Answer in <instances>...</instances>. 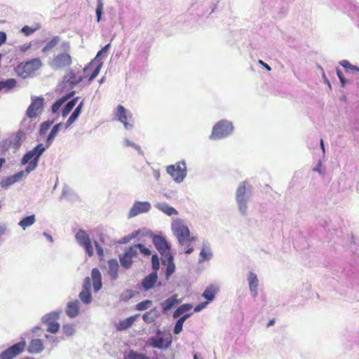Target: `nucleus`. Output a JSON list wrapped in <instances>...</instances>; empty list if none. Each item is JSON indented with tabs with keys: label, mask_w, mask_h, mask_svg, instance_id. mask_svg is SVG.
I'll use <instances>...</instances> for the list:
<instances>
[{
	"label": "nucleus",
	"mask_w": 359,
	"mask_h": 359,
	"mask_svg": "<svg viewBox=\"0 0 359 359\" xmlns=\"http://www.w3.org/2000/svg\"><path fill=\"white\" fill-rule=\"evenodd\" d=\"M248 282L249 284V289L251 293L252 297L255 299L258 294L257 287H258V278L256 273L252 271L249 272L248 276Z\"/></svg>",
	"instance_id": "nucleus-16"
},
{
	"label": "nucleus",
	"mask_w": 359,
	"mask_h": 359,
	"mask_svg": "<svg viewBox=\"0 0 359 359\" xmlns=\"http://www.w3.org/2000/svg\"><path fill=\"white\" fill-rule=\"evenodd\" d=\"M153 243L158 251L161 254L163 258L172 255L170 252V245L163 237L155 236L153 238Z\"/></svg>",
	"instance_id": "nucleus-13"
},
{
	"label": "nucleus",
	"mask_w": 359,
	"mask_h": 359,
	"mask_svg": "<svg viewBox=\"0 0 359 359\" xmlns=\"http://www.w3.org/2000/svg\"><path fill=\"white\" fill-rule=\"evenodd\" d=\"M167 262V268L165 271L166 279H168L170 276L175 272V265L173 262L172 255H168V257L162 259V263L165 264Z\"/></svg>",
	"instance_id": "nucleus-26"
},
{
	"label": "nucleus",
	"mask_w": 359,
	"mask_h": 359,
	"mask_svg": "<svg viewBox=\"0 0 359 359\" xmlns=\"http://www.w3.org/2000/svg\"><path fill=\"white\" fill-rule=\"evenodd\" d=\"M44 100L42 97H32V102L27 109L26 114L30 118H35L36 111L43 107Z\"/></svg>",
	"instance_id": "nucleus-14"
},
{
	"label": "nucleus",
	"mask_w": 359,
	"mask_h": 359,
	"mask_svg": "<svg viewBox=\"0 0 359 359\" xmlns=\"http://www.w3.org/2000/svg\"><path fill=\"white\" fill-rule=\"evenodd\" d=\"M152 173H153V176L155 178V180L156 181H158L159 178H160V176H161L160 170H157V169H153L152 170Z\"/></svg>",
	"instance_id": "nucleus-62"
},
{
	"label": "nucleus",
	"mask_w": 359,
	"mask_h": 359,
	"mask_svg": "<svg viewBox=\"0 0 359 359\" xmlns=\"http://www.w3.org/2000/svg\"><path fill=\"white\" fill-rule=\"evenodd\" d=\"M180 302H181V300L177 299V295L176 294L172 295L168 299H167L165 301L162 302L161 303V306L163 308V313H166L170 309H172V308H174L176 306H177L178 304H180Z\"/></svg>",
	"instance_id": "nucleus-18"
},
{
	"label": "nucleus",
	"mask_w": 359,
	"mask_h": 359,
	"mask_svg": "<svg viewBox=\"0 0 359 359\" xmlns=\"http://www.w3.org/2000/svg\"><path fill=\"white\" fill-rule=\"evenodd\" d=\"M55 119H53L52 121L48 120L46 121L42 122L40 124L39 130V134L40 136H43L46 134L48 130L50 129V126L54 123Z\"/></svg>",
	"instance_id": "nucleus-37"
},
{
	"label": "nucleus",
	"mask_w": 359,
	"mask_h": 359,
	"mask_svg": "<svg viewBox=\"0 0 359 359\" xmlns=\"http://www.w3.org/2000/svg\"><path fill=\"white\" fill-rule=\"evenodd\" d=\"M62 332L67 337H71L75 333L74 326L71 324H65L62 325Z\"/></svg>",
	"instance_id": "nucleus-42"
},
{
	"label": "nucleus",
	"mask_w": 359,
	"mask_h": 359,
	"mask_svg": "<svg viewBox=\"0 0 359 359\" xmlns=\"http://www.w3.org/2000/svg\"><path fill=\"white\" fill-rule=\"evenodd\" d=\"M193 308L191 304H184L180 306L173 313V318H177L185 313L189 311Z\"/></svg>",
	"instance_id": "nucleus-35"
},
{
	"label": "nucleus",
	"mask_w": 359,
	"mask_h": 359,
	"mask_svg": "<svg viewBox=\"0 0 359 359\" xmlns=\"http://www.w3.org/2000/svg\"><path fill=\"white\" fill-rule=\"evenodd\" d=\"M84 79V76H76L75 72H74L73 70L69 69L68 72L63 77V86L62 88L69 87V88H74L77 84L80 83L81 81H83Z\"/></svg>",
	"instance_id": "nucleus-15"
},
{
	"label": "nucleus",
	"mask_w": 359,
	"mask_h": 359,
	"mask_svg": "<svg viewBox=\"0 0 359 359\" xmlns=\"http://www.w3.org/2000/svg\"><path fill=\"white\" fill-rule=\"evenodd\" d=\"M91 290V280L89 277H86L84 279L83 284V290L90 291Z\"/></svg>",
	"instance_id": "nucleus-55"
},
{
	"label": "nucleus",
	"mask_w": 359,
	"mask_h": 359,
	"mask_svg": "<svg viewBox=\"0 0 359 359\" xmlns=\"http://www.w3.org/2000/svg\"><path fill=\"white\" fill-rule=\"evenodd\" d=\"M60 38L58 36H53L50 41H49L46 46L42 48L43 53H47L48 51L54 48L60 42Z\"/></svg>",
	"instance_id": "nucleus-36"
},
{
	"label": "nucleus",
	"mask_w": 359,
	"mask_h": 359,
	"mask_svg": "<svg viewBox=\"0 0 359 359\" xmlns=\"http://www.w3.org/2000/svg\"><path fill=\"white\" fill-rule=\"evenodd\" d=\"M35 222V215H31L23 217L18 224H34Z\"/></svg>",
	"instance_id": "nucleus-47"
},
{
	"label": "nucleus",
	"mask_w": 359,
	"mask_h": 359,
	"mask_svg": "<svg viewBox=\"0 0 359 359\" xmlns=\"http://www.w3.org/2000/svg\"><path fill=\"white\" fill-rule=\"evenodd\" d=\"M252 187L246 181L241 182L236 192V201L241 214L245 215L248 211V203L251 197Z\"/></svg>",
	"instance_id": "nucleus-2"
},
{
	"label": "nucleus",
	"mask_w": 359,
	"mask_h": 359,
	"mask_svg": "<svg viewBox=\"0 0 359 359\" xmlns=\"http://www.w3.org/2000/svg\"><path fill=\"white\" fill-rule=\"evenodd\" d=\"M48 148L43 144L40 143L23 155L21 159V164H27L25 168V172L29 173L37 168L40 157Z\"/></svg>",
	"instance_id": "nucleus-1"
},
{
	"label": "nucleus",
	"mask_w": 359,
	"mask_h": 359,
	"mask_svg": "<svg viewBox=\"0 0 359 359\" xmlns=\"http://www.w3.org/2000/svg\"><path fill=\"white\" fill-rule=\"evenodd\" d=\"M91 277L94 291L98 292L102 286L101 273L98 269L94 268L92 269Z\"/></svg>",
	"instance_id": "nucleus-22"
},
{
	"label": "nucleus",
	"mask_w": 359,
	"mask_h": 359,
	"mask_svg": "<svg viewBox=\"0 0 359 359\" xmlns=\"http://www.w3.org/2000/svg\"><path fill=\"white\" fill-rule=\"evenodd\" d=\"M32 65L36 68H39L41 66V60L39 58H34L29 62L27 63V66Z\"/></svg>",
	"instance_id": "nucleus-57"
},
{
	"label": "nucleus",
	"mask_w": 359,
	"mask_h": 359,
	"mask_svg": "<svg viewBox=\"0 0 359 359\" xmlns=\"http://www.w3.org/2000/svg\"><path fill=\"white\" fill-rule=\"evenodd\" d=\"M163 196L168 199H175L177 197V191L174 190H167L163 192Z\"/></svg>",
	"instance_id": "nucleus-53"
},
{
	"label": "nucleus",
	"mask_w": 359,
	"mask_h": 359,
	"mask_svg": "<svg viewBox=\"0 0 359 359\" xmlns=\"http://www.w3.org/2000/svg\"><path fill=\"white\" fill-rule=\"evenodd\" d=\"M47 325H48L47 332H50L52 334L57 333L60 327V323H58L57 322L48 324Z\"/></svg>",
	"instance_id": "nucleus-50"
},
{
	"label": "nucleus",
	"mask_w": 359,
	"mask_h": 359,
	"mask_svg": "<svg viewBox=\"0 0 359 359\" xmlns=\"http://www.w3.org/2000/svg\"><path fill=\"white\" fill-rule=\"evenodd\" d=\"M151 205L148 201H135L128 215V218L134 217L140 214L148 212Z\"/></svg>",
	"instance_id": "nucleus-10"
},
{
	"label": "nucleus",
	"mask_w": 359,
	"mask_h": 359,
	"mask_svg": "<svg viewBox=\"0 0 359 359\" xmlns=\"http://www.w3.org/2000/svg\"><path fill=\"white\" fill-rule=\"evenodd\" d=\"M233 128L231 121L226 119L220 120L212 127L209 138L211 140L224 139L233 133Z\"/></svg>",
	"instance_id": "nucleus-4"
},
{
	"label": "nucleus",
	"mask_w": 359,
	"mask_h": 359,
	"mask_svg": "<svg viewBox=\"0 0 359 359\" xmlns=\"http://www.w3.org/2000/svg\"><path fill=\"white\" fill-rule=\"evenodd\" d=\"M131 248H134L135 249V251L137 252L140 250V252H142L144 255H150L151 251L149 248H146L143 244H137L133 246H131Z\"/></svg>",
	"instance_id": "nucleus-45"
},
{
	"label": "nucleus",
	"mask_w": 359,
	"mask_h": 359,
	"mask_svg": "<svg viewBox=\"0 0 359 359\" xmlns=\"http://www.w3.org/2000/svg\"><path fill=\"white\" fill-rule=\"evenodd\" d=\"M60 314H61L60 311H52L50 313H48L44 315L41 318V321L43 323L46 324V325H48V324L55 323V320H57L60 318Z\"/></svg>",
	"instance_id": "nucleus-27"
},
{
	"label": "nucleus",
	"mask_w": 359,
	"mask_h": 359,
	"mask_svg": "<svg viewBox=\"0 0 359 359\" xmlns=\"http://www.w3.org/2000/svg\"><path fill=\"white\" fill-rule=\"evenodd\" d=\"M26 341L22 340L18 343L13 344L0 353V359H13L20 354L25 349Z\"/></svg>",
	"instance_id": "nucleus-6"
},
{
	"label": "nucleus",
	"mask_w": 359,
	"mask_h": 359,
	"mask_svg": "<svg viewBox=\"0 0 359 359\" xmlns=\"http://www.w3.org/2000/svg\"><path fill=\"white\" fill-rule=\"evenodd\" d=\"M72 63V57L68 53H60L54 55L51 61L49 62V65L52 69H62L69 67Z\"/></svg>",
	"instance_id": "nucleus-5"
},
{
	"label": "nucleus",
	"mask_w": 359,
	"mask_h": 359,
	"mask_svg": "<svg viewBox=\"0 0 359 359\" xmlns=\"http://www.w3.org/2000/svg\"><path fill=\"white\" fill-rule=\"evenodd\" d=\"M156 208L168 216L177 214V211L174 208L168 205L165 203H158Z\"/></svg>",
	"instance_id": "nucleus-34"
},
{
	"label": "nucleus",
	"mask_w": 359,
	"mask_h": 359,
	"mask_svg": "<svg viewBox=\"0 0 359 359\" xmlns=\"http://www.w3.org/2000/svg\"><path fill=\"white\" fill-rule=\"evenodd\" d=\"M339 64L345 69L347 73L355 72L356 76L359 78V67L351 64L349 61L346 60L340 61Z\"/></svg>",
	"instance_id": "nucleus-32"
},
{
	"label": "nucleus",
	"mask_w": 359,
	"mask_h": 359,
	"mask_svg": "<svg viewBox=\"0 0 359 359\" xmlns=\"http://www.w3.org/2000/svg\"><path fill=\"white\" fill-rule=\"evenodd\" d=\"M108 274L113 280H116L118 277L119 264L116 259H111L107 262Z\"/></svg>",
	"instance_id": "nucleus-21"
},
{
	"label": "nucleus",
	"mask_w": 359,
	"mask_h": 359,
	"mask_svg": "<svg viewBox=\"0 0 359 359\" xmlns=\"http://www.w3.org/2000/svg\"><path fill=\"white\" fill-rule=\"evenodd\" d=\"M24 173V170H20L13 175L5 177L0 183L1 187L6 189L9 186L19 182L22 178Z\"/></svg>",
	"instance_id": "nucleus-17"
},
{
	"label": "nucleus",
	"mask_w": 359,
	"mask_h": 359,
	"mask_svg": "<svg viewBox=\"0 0 359 359\" xmlns=\"http://www.w3.org/2000/svg\"><path fill=\"white\" fill-rule=\"evenodd\" d=\"M16 80L15 79H8L0 81V91L4 90L5 93L8 92L16 86Z\"/></svg>",
	"instance_id": "nucleus-30"
},
{
	"label": "nucleus",
	"mask_w": 359,
	"mask_h": 359,
	"mask_svg": "<svg viewBox=\"0 0 359 359\" xmlns=\"http://www.w3.org/2000/svg\"><path fill=\"white\" fill-rule=\"evenodd\" d=\"M65 102L60 97L55 101L51 106V111L53 114H56L60 110V107L64 104Z\"/></svg>",
	"instance_id": "nucleus-44"
},
{
	"label": "nucleus",
	"mask_w": 359,
	"mask_h": 359,
	"mask_svg": "<svg viewBox=\"0 0 359 359\" xmlns=\"http://www.w3.org/2000/svg\"><path fill=\"white\" fill-rule=\"evenodd\" d=\"M70 49H71V47H70V43L67 41H64L61 43L60 46V50L62 52V53H69L70 51Z\"/></svg>",
	"instance_id": "nucleus-52"
},
{
	"label": "nucleus",
	"mask_w": 359,
	"mask_h": 359,
	"mask_svg": "<svg viewBox=\"0 0 359 359\" xmlns=\"http://www.w3.org/2000/svg\"><path fill=\"white\" fill-rule=\"evenodd\" d=\"M76 239L80 245L85 248L86 253L88 256L93 255V248L91 244V241L88 235L83 230H80L76 234Z\"/></svg>",
	"instance_id": "nucleus-12"
},
{
	"label": "nucleus",
	"mask_w": 359,
	"mask_h": 359,
	"mask_svg": "<svg viewBox=\"0 0 359 359\" xmlns=\"http://www.w3.org/2000/svg\"><path fill=\"white\" fill-rule=\"evenodd\" d=\"M208 305V302H201L198 304L194 308L195 312H200L202 309L205 308Z\"/></svg>",
	"instance_id": "nucleus-58"
},
{
	"label": "nucleus",
	"mask_w": 359,
	"mask_h": 359,
	"mask_svg": "<svg viewBox=\"0 0 359 359\" xmlns=\"http://www.w3.org/2000/svg\"><path fill=\"white\" fill-rule=\"evenodd\" d=\"M79 299L85 304H89L92 301L90 291L82 290L79 294Z\"/></svg>",
	"instance_id": "nucleus-40"
},
{
	"label": "nucleus",
	"mask_w": 359,
	"mask_h": 359,
	"mask_svg": "<svg viewBox=\"0 0 359 359\" xmlns=\"http://www.w3.org/2000/svg\"><path fill=\"white\" fill-rule=\"evenodd\" d=\"M104 4L102 0H97V6L95 9L96 20L97 22L102 19Z\"/></svg>",
	"instance_id": "nucleus-39"
},
{
	"label": "nucleus",
	"mask_w": 359,
	"mask_h": 359,
	"mask_svg": "<svg viewBox=\"0 0 359 359\" xmlns=\"http://www.w3.org/2000/svg\"><path fill=\"white\" fill-rule=\"evenodd\" d=\"M152 269L154 271L157 272L160 268L159 259L157 255H153L151 257Z\"/></svg>",
	"instance_id": "nucleus-51"
},
{
	"label": "nucleus",
	"mask_w": 359,
	"mask_h": 359,
	"mask_svg": "<svg viewBox=\"0 0 359 359\" xmlns=\"http://www.w3.org/2000/svg\"><path fill=\"white\" fill-rule=\"evenodd\" d=\"M65 312L69 318L76 317L79 313V302L77 299L69 302L67 304Z\"/></svg>",
	"instance_id": "nucleus-20"
},
{
	"label": "nucleus",
	"mask_w": 359,
	"mask_h": 359,
	"mask_svg": "<svg viewBox=\"0 0 359 359\" xmlns=\"http://www.w3.org/2000/svg\"><path fill=\"white\" fill-rule=\"evenodd\" d=\"M44 348L42 341L39 339H32L28 346L27 351L30 353H39Z\"/></svg>",
	"instance_id": "nucleus-23"
},
{
	"label": "nucleus",
	"mask_w": 359,
	"mask_h": 359,
	"mask_svg": "<svg viewBox=\"0 0 359 359\" xmlns=\"http://www.w3.org/2000/svg\"><path fill=\"white\" fill-rule=\"evenodd\" d=\"M138 316H140L139 313L130 316L123 320H120L116 327L117 330L122 331L128 329L133 325Z\"/></svg>",
	"instance_id": "nucleus-25"
},
{
	"label": "nucleus",
	"mask_w": 359,
	"mask_h": 359,
	"mask_svg": "<svg viewBox=\"0 0 359 359\" xmlns=\"http://www.w3.org/2000/svg\"><path fill=\"white\" fill-rule=\"evenodd\" d=\"M172 230L180 245L194 241L195 238H190V232L187 226H172Z\"/></svg>",
	"instance_id": "nucleus-7"
},
{
	"label": "nucleus",
	"mask_w": 359,
	"mask_h": 359,
	"mask_svg": "<svg viewBox=\"0 0 359 359\" xmlns=\"http://www.w3.org/2000/svg\"><path fill=\"white\" fill-rule=\"evenodd\" d=\"M124 144L127 147H131L134 148L138 152V154L140 155L144 156V151L142 150L140 145L131 142L128 139L124 140Z\"/></svg>",
	"instance_id": "nucleus-43"
},
{
	"label": "nucleus",
	"mask_w": 359,
	"mask_h": 359,
	"mask_svg": "<svg viewBox=\"0 0 359 359\" xmlns=\"http://www.w3.org/2000/svg\"><path fill=\"white\" fill-rule=\"evenodd\" d=\"M75 94H76V91L75 90H72V91L67 93L66 95H63L62 97H61V98L65 102L69 99L73 97Z\"/></svg>",
	"instance_id": "nucleus-59"
},
{
	"label": "nucleus",
	"mask_w": 359,
	"mask_h": 359,
	"mask_svg": "<svg viewBox=\"0 0 359 359\" xmlns=\"http://www.w3.org/2000/svg\"><path fill=\"white\" fill-rule=\"evenodd\" d=\"M7 39V35L5 32H0V46L6 43Z\"/></svg>",
	"instance_id": "nucleus-61"
},
{
	"label": "nucleus",
	"mask_w": 359,
	"mask_h": 359,
	"mask_svg": "<svg viewBox=\"0 0 359 359\" xmlns=\"http://www.w3.org/2000/svg\"><path fill=\"white\" fill-rule=\"evenodd\" d=\"M83 104H84V101L82 100L77 105V107L74 109V110L73 111V112L72 113V114L70 116L77 120L81 113V110L83 107Z\"/></svg>",
	"instance_id": "nucleus-49"
},
{
	"label": "nucleus",
	"mask_w": 359,
	"mask_h": 359,
	"mask_svg": "<svg viewBox=\"0 0 359 359\" xmlns=\"http://www.w3.org/2000/svg\"><path fill=\"white\" fill-rule=\"evenodd\" d=\"M39 27L40 26L39 25L34 28L30 27L27 25H25L21 29V32L24 34L25 36H28L32 34L35 31L38 30Z\"/></svg>",
	"instance_id": "nucleus-46"
},
{
	"label": "nucleus",
	"mask_w": 359,
	"mask_h": 359,
	"mask_svg": "<svg viewBox=\"0 0 359 359\" xmlns=\"http://www.w3.org/2000/svg\"><path fill=\"white\" fill-rule=\"evenodd\" d=\"M217 292V288L214 285H210L206 287L202 296L208 301L211 302L215 299Z\"/></svg>",
	"instance_id": "nucleus-33"
},
{
	"label": "nucleus",
	"mask_w": 359,
	"mask_h": 359,
	"mask_svg": "<svg viewBox=\"0 0 359 359\" xmlns=\"http://www.w3.org/2000/svg\"><path fill=\"white\" fill-rule=\"evenodd\" d=\"M159 316L158 312L156 308L146 312L142 316V319L146 323H151Z\"/></svg>",
	"instance_id": "nucleus-31"
},
{
	"label": "nucleus",
	"mask_w": 359,
	"mask_h": 359,
	"mask_svg": "<svg viewBox=\"0 0 359 359\" xmlns=\"http://www.w3.org/2000/svg\"><path fill=\"white\" fill-rule=\"evenodd\" d=\"M158 279L157 272L153 271L147 276L142 281V286L144 290H149L154 287Z\"/></svg>",
	"instance_id": "nucleus-19"
},
{
	"label": "nucleus",
	"mask_w": 359,
	"mask_h": 359,
	"mask_svg": "<svg viewBox=\"0 0 359 359\" xmlns=\"http://www.w3.org/2000/svg\"><path fill=\"white\" fill-rule=\"evenodd\" d=\"M111 46L110 43L105 45L97 53L94 60L90 62L84 69L83 72L85 74H88V71L93 69V72L89 76L88 81L90 82L94 80L99 74L100 71L102 67V60L107 57V53Z\"/></svg>",
	"instance_id": "nucleus-3"
},
{
	"label": "nucleus",
	"mask_w": 359,
	"mask_h": 359,
	"mask_svg": "<svg viewBox=\"0 0 359 359\" xmlns=\"http://www.w3.org/2000/svg\"><path fill=\"white\" fill-rule=\"evenodd\" d=\"M128 114L123 105H118L116 116L120 122L123 123L130 119L132 116L131 115L128 116Z\"/></svg>",
	"instance_id": "nucleus-28"
},
{
	"label": "nucleus",
	"mask_w": 359,
	"mask_h": 359,
	"mask_svg": "<svg viewBox=\"0 0 359 359\" xmlns=\"http://www.w3.org/2000/svg\"><path fill=\"white\" fill-rule=\"evenodd\" d=\"M153 304V302L151 300H144L142 301L135 305V310L137 311H145L150 308V306Z\"/></svg>",
	"instance_id": "nucleus-41"
},
{
	"label": "nucleus",
	"mask_w": 359,
	"mask_h": 359,
	"mask_svg": "<svg viewBox=\"0 0 359 359\" xmlns=\"http://www.w3.org/2000/svg\"><path fill=\"white\" fill-rule=\"evenodd\" d=\"M172 343V337L163 338L160 331L157 332V337H152L149 339V345L153 348L159 349H167Z\"/></svg>",
	"instance_id": "nucleus-9"
},
{
	"label": "nucleus",
	"mask_w": 359,
	"mask_h": 359,
	"mask_svg": "<svg viewBox=\"0 0 359 359\" xmlns=\"http://www.w3.org/2000/svg\"><path fill=\"white\" fill-rule=\"evenodd\" d=\"M123 359H147V357L143 353L130 351L124 354Z\"/></svg>",
	"instance_id": "nucleus-38"
},
{
	"label": "nucleus",
	"mask_w": 359,
	"mask_h": 359,
	"mask_svg": "<svg viewBox=\"0 0 359 359\" xmlns=\"http://www.w3.org/2000/svg\"><path fill=\"white\" fill-rule=\"evenodd\" d=\"M213 255L209 246L204 245L199 254L198 263L208 261L212 257Z\"/></svg>",
	"instance_id": "nucleus-29"
},
{
	"label": "nucleus",
	"mask_w": 359,
	"mask_h": 359,
	"mask_svg": "<svg viewBox=\"0 0 359 359\" xmlns=\"http://www.w3.org/2000/svg\"><path fill=\"white\" fill-rule=\"evenodd\" d=\"M337 75L340 81L341 86L342 87H345L346 84L348 83V81L344 76L342 72L339 69H337Z\"/></svg>",
	"instance_id": "nucleus-54"
},
{
	"label": "nucleus",
	"mask_w": 359,
	"mask_h": 359,
	"mask_svg": "<svg viewBox=\"0 0 359 359\" xmlns=\"http://www.w3.org/2000/svg\"><path fill=\"white\" fill-rule=\"evenodd\" d=\"M74 106L72 102H67L62 109V116L65 118L72 111Z\"/></svg>",
	"instance_id": "nucleus-48"
},
{
	"label": "nucleus",
	"mask_w": 359,
	"mask_h": 359,
	"mask_svg": "<svg viewBox=\"0 0 359 359\" xmlns=\"http://www.w3.org/2000/svg\"><path fill=\"white\" fill-rule=\"evenodd\" d=\"M182 327L183 326L182 325L176 323L173 329V333L175 334H179L182 331Z\"/></svg>",
	"instance_id": "nucleus-60"
},
{
	"label": "nucleus",
	"mask_w": 359,
	"mask_h": 359,
	"mask_svg": "<svg viewBox=\"0 0 359 359\" xmlns=\"http://www.w3.org/2000/svg\"><path fill=\"white\" fill-rule=\"evenodd\" d=\"M322 161L321 160L318 161V163L316 167L313 168V171L318 172L320 175H323L324 172L322 170Z\"/></svg>",
	"instance_id": "nucleus-56"
},
{
	"label": "nucleus",
	"mask_w": 359,
	"mask_h": 359,
	"mask_svg": "<svg viewBox=\"0 0 359 359\" xmlns=\"http://www.w3.org/2000/svg\"><path fill=\"white\" fill-rule=\"evenodd\" d=\"M182 164L183 165L182 169H179L177 171H175V167L174 165H168L166 168L167 173L172 177L173 180L176 183L178 184L182 182L187 176V166L185 161H182Z\"/></svg>",
	"instance_id": "nucleus-11"
},
{
	"label": "nucleus",
	"mask_w": 359,
	"mask_h": 359,
	"mask_svg": "<svg viewBox=\"0 0 359 359\" xmlns=\"http://www.w3.org/2000/svg\"><path fill=\"white\" fill-rule=\"evenodd\" d=\"M72 191L67 187H64L62 189V196L63 197H67V195L70 194Z\"/></svg>",
	"instance_id": "nucleus-64"
},
{
	"label": "nucleus",
	"mask_w": 359,
	"mask_h": 359,
	"mask_svg": "<svg viewBox=\"0 0 359 359\" xmlns=\"http://www.w3.org/2000/svg\"><path fill=\"white\" fill-rule=\"evenodd\" d=\"M259 64L261 65L264 69H266L268 72H270L271 70V67L268 65L266 64V62H264L263 60H259Z\"/></svg>",
	"instance_id": "nucleus-63"
},
{
	"label": "nucleus",
	"mask_w": 359,
	"mask_h": 359,
	"mask_svg": "<svg viewBox=\"0 0 359 359\" xmlns=\"http://www.w3.org/2000/svg\"><path fill=\"white\" fill-rule=\"evenodd\" d=\"M62 126H63V123L62 122H60V123H58L54 125L53 127L51 128L48 135L46 137V142H45L46 146L47 147H49L53 144L55 137L58 134V133H59L60 130L61 129V128L62 127Z\"/></svg>",
	"instance_id": "nucleus-24"
},
{
	"label": "nucleus",
	"mask_w": 359,
	"mask_h": 359,
	"mask_svg": "<svg viewBox=\"0 0 359 359\" xmlns=\"http://www.w3.org/2000/svg\"><path fill=\"white\" fill-rule=\"evenodd\" d=\"M138 252L134 248H126L124 252L118 255L119 262L122 267L126 269H130L133 263V259L137 256Z\"/></svg>",
	"instance_id": "nucleus-8"
}]
</instances>
